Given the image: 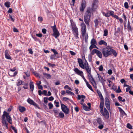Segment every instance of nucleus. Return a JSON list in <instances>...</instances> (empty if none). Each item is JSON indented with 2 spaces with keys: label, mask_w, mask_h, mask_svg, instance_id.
<instances>
[{
  "label": "nucleus",
  "mask_w": 133,
  "mask_h": 133,
  "mask_svg": "<svg viewBox=\"0 0 133 133\" xmlns=\"http://www.w3.org/2000/svg\"><path fill=\"white\" fill-rule=\"evenodd\" d=\"M94 22L95 23V28H97L98 24V21L97 19H95L94 20Z\"/></svg>",
  "instance_id": "c9c22d12"
},
{
  "label": "nucleus",
  "mask_w": 133,
  "mask_h": 133,
  "mask_svg": "<svg viewBox=\"0 0 133 133\" xmlns=\"http://www.w3.org/2000/svg\"><path fill=\"white\" fill-rule=\"evenodd\" d=\"M30 88L31 90L32 91L34 89V82H33L30 81Z\"/></svg>",
  "instance_id": "f3484780"
},
{
  "label": "nucleus",
  "mask_w": 133,
  "mask_h": 133,
  "mask_svg": "<svg viewBox=\"0 0 133 133\" xmlns=\"http://www.w3.org/2000/svg\"><path fill=\"white\" fill-rule=\"evenodd\" d=\"M17 73V72L15 71V72L12 75H11L9 73V75L10 76H15L16 75Z\"/></svg>",
  "instance_id": "13d9d810"
},
{
  "label": "nucleus",
  "mask_w": 133,
  "mask_h": 133,
  "mask_svg": "<svg viewBox=\"0 0 133 133\" xmlns=\"http://www.w3.org/2000/svg\"><path fill=\"white\" fill-rule=\"evenodd\" d=\"M94 11L91 10L90 7H89L87 8V10L85 12L84 16V20L87 26L89 25V23L90 20L91 14H92Z\"/></svg>",
  "instance_id": "f257e3e1"
},
{
  "label": "nucleus",
  "mask_w": 133,
  "mask_h": 133,
  "mask_svg": "<svg viewBox=\"0 0 133 133\" xmlns=\"http://www.w3.org/2000/svg\"><path fill=\"white\" fill-rule=\"evenodd\" d=\"M86 84L87 87L89 88L91 91H93V90L91 85L88 82H87Z\"/></svg>",
  "instance_id": "2f4dec72"
},
{
  "label": "nucleus",
  "mask_w": 133,
  "mask_h": 133,
  "mask_svg": "<svg viewBox=\"0 0 133 133\" xmlns=\"http://www.w3.org/2000/svg\"><path fill=\"white\" fill-rule=\"evenodd\" d=\"M51 28L52 29L53 32H57L58 31L57 29L56 28V26L55 24L54 26H51Z\"/></svg>",
  "instance_id": "c85d7f7f"
},
{
  "label": "nucleus",
  "mask_w": 133,
  "mask_h": 133,
  "mask_svg": "<svg viewBox=\"0 0 133 133\" xmlns=\"http://www.w3.org/2000/svg\"><path fill=\"white\" fill-rule=\"evenodd\" d=\"M98 0H93V3L92 5V7H90V8L91 9V10L94 11H96L97 7V5L96 4L98 2Z\"/></svg>",
  "instance_id": "0eeeda50"
},
{
  "label": "nucleus",
  "mask_w": 133,
  "mask_h": 133,
  "mask_svg": "<svg viewBox=\"0 0 133 133\" xmlns=\"http://www.w3.org/2000/svg\"><path fill=\"white\" fill-rule=\"evenodd\" d=\"M78 60L79 65H80V64L83 63V62L81 59L78 58Z\"/></svg>",
  "instance_id": "de8ad7c7"
},
{
  "label": "nucleus",
  "mask_w": 133,
  "mask_h": 133,
  "mask_svg": "<svg viewBox=\"0 0 133 133\" xmlns=\"http://www.w3.org/2000/svg\"><path fill=\"white\" fill-rule=\"evenodd\" d=\"M73 30L74 31V32L75 33L76 35L77 36L78 35V29L76 27H75L73 28Z\"/></svg>",
  "instance_id": "cd10ccee"
},
{
  "label": "nucleus",
  "mask_w": 133,
  "mask_h": 133,
  "mask_svg": "<svg viewBox=\"0 0 133 133\" xmlns=\"http://www.w3.org/2000/svg\"><path fill=\"white\" fill-rule=\"evenodd\" d=\"M99 97L101 99V102H104V99L102 95H100V96H99Z\"/></svg>",
  "instance_id": "3c124183"
},
{
  "label": "nucleus",
  "mask_w": 133,
  "mask_h": 133,
  "mask_svg": "<svg viewBox=\"0 0 133 133\" xmlns=\"http://www.w3.org/2000/svg\"><path fill=\"white\" fill-rule=\"evenodd\" d=\"M27 101L29 104L31 105H33L35 107L39 109H41V108L38 106V105L33 100L31 99L30 98H29L27 100Z\"/></svg>",
  "instance_id": "1a4fd4ad"
},
{
  "label": "nucleus",
  "mask_w": 133,
  "mask_h": 133,
  "mask_svg": "<svg viewBox=\"0 0 133 133\" xmlns=\"http://www.w3.org/2000/svg\"><path fill=\"white\" fill-rule=\"evenodd\" d=\"M104 123L102 124H99V126H98V128L101 129H102L104 127Z\"/></svg>",
  "instance_id": "37998d69"
},
{
  "label": "nucleus",
  "mask_w": 133,
  "mask_h": 133,
  "mask_svg": "<svg viewBox=\"0 0 133 133\" xmlns=\"http://www.w3.org/2000/svg\"><path fill=\"white\" fill-rule=\"evenodd\" d=\"M95 44H91L89 47L90 50H91L93 48H96L98 49Z\"/></svg>",
  "instance_id": "473e14b6"
},
{
  "label": "nucleus",
  "mask_w": 133,
  "mask_h": 133,
  "mask_svg": "<svg viewBox=\"0 0 133 133\" xmlns=\"http://www.w3.org/2000/svg\"><path fill=\"white\" fill-rule=\"evenodd\" d=\"M60 102L61 103V108L62 111L65 114H68L69 113V109L66 105L62 103V102L61 101Z\"/></svg>",
  "instance_id": "20e7f679"
},
{
  "label": "nucleus",
  "mask_w": 133,
  "mask_h": 133,
  "mask_svg": "<svg viewBox=\"0 0 133 133\" xmlns=\"http://www.w3.org/2000/svg\"><path fill=\"white\" fill-rule=\"evenodd\" d=\"M95 53L99 58H101L102 57V56L101 53L98 50L94 49L92 50L91 52L92 55H94Z\"/></svg>",
  "instance_id": "423d86ee"
},
{
  "label": "nucleus",
  "mask_w": 133,
  "mask_h": 133,
  "mask_svg": "<svg viewBox=\"0 0 133 133\" xmlns=\"http://www.w3.org/2000/svg\"><path fill=\"white\" fill-rule=\"evenodd\" d=\"M108 73L109 75H111L112 73V70L111 69L109 70L108 71Z\"/></svg>",
  "instance_id": "774afa93"
},
{
  "label": "nucleus",
  "mask_w": 133,
  "mask_h": 133,
  "mask_svg": "<svg viewBox=\"0 0 133 133\" xmlns=\"http://www.w3.org/2000/svg\"><path fill=\"white\" fill-rule=\"evenodd\" d=\"M91 44H97V43L95 39L94 38H92L91 40Z\"/></svg>",
  "instance_id": "f704fd0d"
},
{
  "label": "nucleus",
  "mask_w": 133,
  "mask_h": 133,
  "mask_svg": "<svg viewBox=\"0 0 133 133\" xmlns=\"http://www.w3.org/2000/svg\"><path fill=\"white\" fill-rule=\"evenodd\" d=\"M64 116V114L62 111H60L59 114L58 116L61 118H63Z\"/></svg>",
  "instance_id": "72a5a7b5"
},
{
  "label": "nucleus",
  "mask_w": 133,
  "mask_h": 133,
  "mask_svg": "<svg viewBox=\"0 0 133 133\" xmlns=\"http://www.w3.org/2000/svg\"><path fill=\"white\" fill-rule=\"evenodd\" d=\"M104 105V101L101 102L99 105L100 108L101 109V110H103V107Z\"/></svg>",
  "instance_id": "a878e982"
},
{
  "label": "nucleus",
  "mask_w": 133,
  "mask_h": 133,
  "mask_svg": "<svg viewBox=\"0 0 133 133\" xmlns=\"http://www.w3.org/2000/svg\"><path fill=\"white\" fill-rule=\"evenodd\" d=\"M116 92L118 93H120L122 92L119 86L118 87V90L116 91Z\"/></svg>",
  "instance_id": "864d4df0"
},
{
  "label": "nucleus",
  "mask_w": 133,
  "mask_h": 133,
  "mask_svg": "<svg viewBox=\"0 0 133 133\" xmlns=\"http://www.w3.org/2000/svg\"><path fill=\"white\" fill-rule=\"evenodd\" d=\"M98 44L100 45H101L103 44L105 46L107 45V43L103 40H101L98 42Z\"/></svg>",
  "instance_id": "dca6fc26"
},
{
  "label": "nucleus",
  "mask_w": 133,
  "mask_h": 133,
  "mask_svg": "<svg viewBox=\"0 0 133 133\" xmlns=\"http://www.w3.org/2000/svg\"><path fill=\"white\" fill-rule=\"evenodd\" d=\"M120 31L121 30L120 28L118 27L117 28V30L116 31H115V34H116L117 33H119L120 32Z\"/></svg>",
  "instance_id": "69168bd1"
},
{
  "label": "nucleus",
  "mask_w": 133,
  "mask_h": 133,
  "mask_svg": "<svg viewBox=\"0 0 133 133\" xmlns=\"http://www.w3.org/2000/svg\"><path fill=\"white\" fill-rule=\"evenodd\" d=\"M5 58L8 59H11V57L8 53V51L6 50L5 51Z\"/></svg>",
  "instance_id": "ddd939ff"
},
{
  "label": "nucleus",
  "mask_w": 133,
  "mask_h": 133,
  "mask_svg": "<svg viewBox=\"0 0 133 133\" xmlns=\"http://www.w3.org/2000/svg\"><path fill=\"white\" fill-rule=\"evenodd\" d=\"M84 65L85 68V70L89 69L91 68L89 66V64L86 59H85V62L84 63Z\"/></svg>",
  "instance_id": "a211bd4d"
},
{
  "label": "nucleus",
  "mask_w": 133,
  "mask_h": 133,
  "mask_svg": "<svg viewBox=\"0 0 133 133\" xmlns=\"http://www.w3.org/2000/svg\"><path fill=\"white\" fill-rule=\"evenodd\" d=\"M97 122L99 124H102L104 123L103 122L102 119L100 118H98L97 119Z\"/></svg>",
  "instance_id": "5701e85b"
},
{
  "label": "nucleus",
  "mask_w": 133,
  "mask_h": 133,
  "mask_svg": "<svg viewBox=\"0 0 133 133\" xmlns=\"http://www.w3.org/2000/svg\"><path fill=\"white\" fill-rule=\"evenodd\" d=\"M5 5L7 8H9L10 6V4L9 2H6L5 3Z\"/></svg>",
  "instance_id": "4c0bfd02"
},
{
  "label": "nucleus",
  "mask_w": 133,
  "mask_h": 133,
  "mask_svg": "<svg viewBox=\"0 0 133 133\" xmlns=\"http://www.w3.org/2000/svg\"><path fill=\"white\" fill-rule=\"evenodd\" d=\"M104 34L103 36H106L108 35V31L107 29H105L104 30Z\"/></svg>",
  "instance_id": "58836bf2"
},
{
  "label": "nucleus",
  "mask_w": 133,
  "mask_h": 133,
  "mask_svg": "<svg viewBox=\"0 0 133 133\" xmlns=\"http://www.w3.org/2000/svg\"><path fill=\"white\" fill-rule=\"evenodd\" d=\"M9 114V113L4 111L3 112V114L2 116L3 125L6 127L7 129L8 128V124L6 121V118Z\"/></svg>",
  "instance_id": "f03ea898"
},
{
  "label": "nucleus",
  "mask_w": 133,
  "mask_h": 133,
  "mask_svg": "<svg viewBox=\"0 0 133 133\" xmlns=\"http://www.w3.org/2000/svg\"><path fill=\"white\" fill-rule=\"evenodd\" d=\"M69 99L68 98L66 97H64L63 98V100L65 101H66L69 100Z\"/></svg>",
  "instance_id": "052dcab7"
},
{
  "label": "nucleus",
  "mask_w": 133,
  "mask_h": 133,
  "mask_svg": "<svg viewBox=\"0 0 133 133\" xmlns=\"http://www.w3.org/2000/svg\"><path fill=\"white\" fill-rule=\"evenodd\" d=\"M127 128L131 129H132V126L129 123H128L127 126Z\"/></svg>",
  "instance_id": "79ce46f5"
},
{
  "label": "nucleus",
  "mask_w": 133,
  "mask_h": 133,
  "mask_svg": "<svg viewBox=\"0 0 133 133\" xmlns=\"http://www.w3.org/2000/svg\"><path fill=\"white\" fill-rule=\"evenodd\" d=\"M88 58L89 62H91L92 61V56L91 54H89L88 55Z\"/></svg>",
  "instance_id": "e433bc0d"
},
{
  "label": "nucleus",
  "mask_w": 133,
  "mask_h": 133,
  "mask_svg": "<svg viewBox=\"0 0 133 133\" xmlns=\"http://www.w3.org/2000/svg\"><path fill=\"white\" fill-rule=\"evenodd\" d=\"M97 75L98 76V77L99 78V81L101 82V83L103 85H104V82L105 81V80L104 79L103 77H102L99 74H97Z\"/></svg>",
  "instance_id": "4468645a"
},
{
  "label": "nucleus",
  "mask_w": 133,
  "mask_h": 133,
  "mask_svg": "<svg viewBox=\"0 0 133 133\" xmlns=\"http://www.w3.org/2000/svg\"><path fill=\"white\" fill-rule=\"evenodd\" d=\"M105 105L106 107L108 110H109L110 109V102L109 99L107 97H106L105 98Z\"/></svg>",
  "instance_id": "9d476101"
},
{
  "label": "nucleus",
  "mask_w": 133,
  "mask_h": 133,
  "mask_svg": "<svg viewBox=\"0 0 133 133\" xmlns=\"http://www.w3.org/2000/svg\"><path fill=\"white\" fill-rule=\"evenodd\" d=\"M47 91L45 90H43V92H42V94H44L45 96H47Z\"/></svg>",
  "instance_id": "603ef678"
},
{
  "label": "nucleus",
  "mask_w": 133,
  "mask_h": 133,
  "mask_svg": "<svg viewBox=\"0 0 133 133\" xmlns=\"http://www.w3.org/2000/svg\"><path fill=\"white\" fill-rule=\"evenodd\" d=\"M28 51H29V52L30 54H33V52L31 49L30 48L29 49H28Z\"/></svg>",
  "instance_id": "338daca9"
},
{
  "label": "nucleus",
  "mask_w": 133,
  "mask_h": 133,
  "mask_svg": "<svg viewBox=\"0 0 133 133\" xmlns=\"http://www.w3.org/2000/svg\"><path fill=\"white\" fill-rule=\"evenodd\" d=\"M36 36L39 37H41L42 36V34H37Z\"/></svg>",
  "instance_id": "0e129e2a"
},
{
  "label": "nucleus",
  "mask_w": 133,
  "mask_h": 133,
  "mask_svg": "<svg viewBox=\"0 0 133 133\" xmlns=\"http://www.w3.org/2000/svg\"><path fill=\"white\" fill-rule=\"evenodd\" d=\"M100 112L102 115L106 119H108L109 117V114L107 109L105 108L103 110H101Z\"/></svg>",
  "instance_id": "39448f33"
},
{
  "label": "nucleus",
  "mask_w": 133,
  "mask_h": 133,
  "mask_svg": "<svg viewBox=\"0 0 133 133\" xmlns=\"http://www.w3.org/2000/svg\"><path fill=\"white\" fill-rule=\"evenodd\" d=\"M43 74L47 79H49L51 78V76L50 74L45 73H43Z\"/></svg>",
  "instance_id": "c756f323"
},
{
  "label": "nucleus",
  "mask_w": 133,
  "mask_h": 133,
  "mask_svg": "<svg viewBox=\"0 0 133 133\" xmlns=\"http://www.w3.org/2000/svg\"><path fill=\"white\" fill-rule=\"evenodd\" d=\"M22 82L21 80H19L18 82L17 83V86H19L21 84L22 85Z\"/></svg>",
  "instance_id": "8fccbe9b"
},
{
  "label": "nucleus",
  "mask_w": 133,
  "mask_h": 133,
  "mask_svg": "<svg viewBox=\"0 0 133 133\" xmlns=\"http://www.w3.org/2000/svg\"><path fill=\"white\" fill-rule=\"evenodd\" d=\"M89 78L90 80V81L91 82L92 84L93 85L94 87H96V83L92 76L91 77H89Z\"/></svg>",
  "instance_id": "9b49d317"
},
{
  "label": "nucleus",
  "mask_w": 133,
  "mask_h": 133,
  "mask_svg": "<svg viewBox=\"0 0 133 133\" xmlns=\"http://www.w3.org/2000/svg\"><path fill=\"white\" fill-rule=\"evenodd\" d=\"M48 98L47 97H46L44 98V102L45 103L46 105L47 104V103L48 102Z\"/></svg>",
  "instance_id": "c03bdc74"
},
{
  "label": "nucleus",
  "mask_w": 133,
  "mask_h": 133,
  "mask_svg": "<svg viewBox=\"0 0 133 133\" xmlns=\"http://www.w3.org/2000/svg\"><path fill=\"white\" fill-rule=\"evenodd\" d=\"M80 103L81 104L83 105V108L86 111H88L90 109H89V107L87 105H85L83 104L82 103L80 102Z\"/></svg>",
  "instance_id": "2eb2a0df"
},
{
  "label": "nucleus",
  "mask_w": 133,
  "mask_h": 133,
  "mask_svg": "<svg viewBox=\"0 0 133 133\" xmlns=\"http://www.w3.org/2000/svg\"><path fill=\"white\" fill-rule=\"evenodd\" d=\"M110 49L111 50V55L112 54L114 56L116 57L117 55V53L116 51L110 48Z\"/></svg>",
  "instance_id": "aec40b11"
},
{
  "label": "nucleus",
  "mask_w": 133,
  "mask_h": 133,
  "mask_svg": "<svg viewBox=\"0 0 133 133\" xmlns=\"http://www.w3.org/2000/svg\"><path fill=\"white\" fill-rule=\"evenodd\" d=\"M54 99V98L53 97L51 96L49 97L48 98V99L49 101H53Z\"/></svg>",
  "instance_id": "e2e57ef3"
},
{
  "label": "nucleus",
  "mask_w": 133,
  "mask_h": 133,
  "mask_svg": "<svg viewBox=\"0 0 133 133\" xmlns=\"http://www.w3.org/2000/svg\"><path fill=\"white\" fill-rule=\"evenodd\" d=\"M127 28L128 30H130L131 31H132V29L131 28L129 20L128 22Z\"/></svg>",
  "instance_id": "b1692460"
},
{
  "label": "nucleus",
  "mask_w": 133,
  "mask_h": 133,
  "mask_svg": "<svg viewBox=\"0 0 133 133\" xmlns=\"http://www.w3.org/2000/svg\"><path fill=\"white\" fill-rule=\"evenodd\" d=\"M7 121L10 124H12V119L10 116L9 115L7 116L6 118Z\"/></svg>",
  "instance_id": "4be33fe9"
},
{
  "label": "nucleus",
  "mask_w": 133,
  "mask_h": 133,
  "mask_svg": "<svg viewBox=\"0 0 133 133\" xmlns=\"http://www.w3.org/2000/svg\"><path fill=\"white\" fill-rule=\"evenodd\" d=\"M82 26L81 31L83 36H84L85 34L86 31V26L84 23H83L81 24Z\"/></svg>",
  "instance_id": "6e6552de"
},
{
  "label": "nucleus",
  "mask_w": 133,
  "mask_h": 133,
  "mask_svg": "<svg viewBox=\"0 0 133 133\" xmlns=\"http://www.w3.org/2000/svg\"><path fill=\"white\" fill-rule=\"evenodd\" d=\"M74 71L78 74L80 70L77 68H75L74 69Z\"/></svg>",
  "instance_id": "09e8293b"
},
{
  "label": "nucleus",
  "mask_w": 133,
  "mask_h": 133,
  "mask_svg": "<svg viewBox=\"0 0 133 133\" xmlns=\"http://www.w3.org/2000/svg\"><path fill=\"white\" fill-rule=\"evenodd\" d=\"M53 111L54 112L55 114L54 115L56 117H57V116L58 115V114L59 111V109H54L53 110Z\"/></svg>",
  "instance_id": "393cba45"
},
{
  "label": "nucleus",
  "mask_w": 133,
  "mask_h": 133,
  "mask_svg": "<svg viewBox=\"0 0 133 133\" xmlns=\"http://www.w3.org/2000/svg\"><path fill=\"white\" fill-rule=\"evenodd\" d=\"M79 66L83 69H85V66L84 65V64H83V63L80 64L79 65Z\"/></svg>",
  "instance_id": "a18cd8bd"
},
{
  "label": "nucleus",
  "mask_w": 133,
  "mask_h": 133,
  "mask_svg": "<svg viewBox=\"0 0 133 133\" xmlns=\"http://www.w3.org/2000/svg\"><path fill=\"white\" fill-rule=\"evenodd\" d=\"M54 103L55 104H56L55 105V106L56 107H58L59 106V102H56V101H55L54 102Z\"/></svg>",
  "instance_id": "5fc2aeb1"
},
{
  "label": "nucleus",
  "mask_w": 133,
  "mask_h": 133,
  "mask_svg": "<svg viewBox=\"0 0 133 133\" xmlns=\"http://www.w3.org/2000/svg\"><path fill=\"white\" fill-rule=\"evenodd\" d=\"M109 12L110 16H113V15H114V12L113 11H109Z\"/></svg>",
  "instance_id": "4d7b16f0"
},
{
  "label": "nucleus",
  "mask_w": 133,
  "mask_h": 133,
  "mask_svg": "<svg viewBox=\"0 0 133 133\" xmlns=\"http://www.w3.org/2000/svg\"><path fill=\"white\" fill-rule=\"evenodd\" d=\"M19 111L21 112H23L26 110L25 108L23 107L19 106L18 108Z\"/></svg>",
  "instance_id": "412c9836"
},
{
  "label": "nucleus",
  "mask_w": 133,
  "mask_h": 133,
  "mask_svg": "<svg viewBox=\"0 0 133 133\" xmlns=\"http://www.w3.org/2000/svg\"><path fill=\"white\" fill-rule=\"evenodd\" d=\"M42 31L44 34H45L46 32V30L44 28L42 30Z\"/></svg>",
  "instance_id": "680f3d73"
},
{
  "label": "nucleus",
  "mask_w": 133,
  "mask_h": 133,
  "mask_svg": "<svg viewBox=\"0 0 133 133\" xmlns=\"http://www.w3.org/2000/svg\"><path fill=\"white\" fill-rule=\"evenodd\" d=\"M58 57H56V55L54 54L51 55L50 58L51 59H55L56 58H57Z\"/></svg>",
  "instance_id": "7c9ffc66"
},
{
  "label": "nucleus",
  "mask_w": 133,
  "mask_h": 133,
  "mask_svg": "<svg viewBox=\"0 0 133 133\" xmlns=\"http://www.w3.org/2000/svg\"><path fill=\"white\" fill-rule=\"evenodd\" d=\"M60 35L58 31L57 32H53L52 36H54L56 38H57Z\"/></svg>",
  "instance_id": "6ab92c4d"
},
{
  "label": "nucleus",
  "mask_w": 133,
  "mask_h": 133,
  "mask_svg": "<svg viewBox=\"0 0 133 133\" xmlns=\"http://www.w3.org/2000/svg\"><path fill=\"white\" fill-rule=\"evenodd\" d=\"M86 6L85 3L83 2L81 4V6L80 8V10L81 11L83 12L84 11Z\"/></svg>",
  "instance_id": "f8f14e48"
},
{
  "label": "nucleus",
  "mask_w": 133,
  "mask_h": 133,
  "mask_svg": "<svg viewBox=\"0 0 133 133\" xmlns=\"http://www.w3.org/2000/svg\"><path fill=\"white\" fill-rule=\"evenodd\" d=\"M86 70L87 71V72L89 74L88 75V77H91V76H92V75H91V68H90V69H88L87 70Z\"/></svg>",
  "instance_id": "bb28decb"
},
{
  "label": "nucleus",
  "mask_w": 133,
  "mask_h": 133,
  "mask_svg": "<svg viewBox=\"0 0 133 133\" xmlns=\"http://www.w3.org/2000/svg\"><path fill=\"white\" fill-rule=\"evenodd\" d=\"M99 71H102L103 70V67L102 65H101L99 67Z\"/></svg>",
  "instance_id": "6e6d98bb"
},
{
  "label": "nucleus",
  "mask_w": 133,
  "mask_h": 133,
  "mask_svg": "<svg viewBox=\"0 0 133 133\" xmlns=\"http://www.w3.org/2000/svg\"><path fill=\"white\" fill-rule=\"evenodd\" d=\"M124 6L125 8L126 9H128L129 7L128 3L127 2H125L124 3Z\"/></svg>",
  "instance_id": "49530a36"
},
{
  "label": "nucleus",
  "mask_w": 133,
  "mask_h": 133,
  "mask_svg": "<svg viewBox=\"0 0 133 133\" xmlns=\"http://www.w3.org/2000/svg\"><path fill=\"white\" fill-rule=\"evenodd\" d=\"M48 106L49 109H51L53 108V105L51 102H50L48 104Z\"/></svg>",
  "instance_id": "a19ab883"
},
{
  "label": "nucleus",
  "mask_w": 133,
  "mask_h": 133,
  "mask_svg": "<svg viewBox=\"0 0 133 133\" xmlns=\"http://www.w3.org/2000/svg\"><path fill=\"white\" fill-rule=\"evenodd\" d=\"M108 47L109 46H108L106 48H104L102 50V53L103 55L105 57H107L111 55V50H108Z\"/></svg>",
  "instance_id": "7ed1b4c3"
},
{
  "label": "nucleus",
  "mask_w": 133,
  "mask_h": 133,
  "mask_svg": "<svg viewBox=\"0 0 133 133\" xmlns=\"http://www.w3.org/2000/svg\"><path fill=\"white\" fill-rule=\"evenodd\" d=\"M69 52L71 55L72 56L75 55L76 54L75 52L71 51H70Z\"/></svg>",
  "instance_id": "bf43d9fd"
},
{
  "label": "nucleus",
  "mask_w": 133,
  "mask_h": 133,
  "mask_svg": "<svg viewBox=\"0 0 133 133\" xmlns=\"http://www.w3.org/2000/svg\"><path fill=\"white\" fill-rule=\"evenodd\" d=\"M51 51L53 52L54 54L55 55H57L58 54V53L57 52V51L55 49H51Z\"/></svg>",
  "instance_id": "ea45409f"
}]
</instances>
